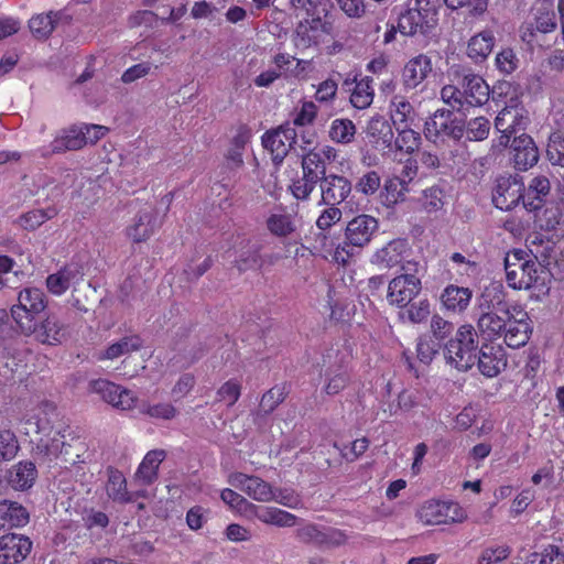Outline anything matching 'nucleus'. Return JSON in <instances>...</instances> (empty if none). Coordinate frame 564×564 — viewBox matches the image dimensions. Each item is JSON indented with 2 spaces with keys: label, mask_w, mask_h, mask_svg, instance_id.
Listing matches in <instances>:
<instances>
[{
  "label": "nucleus",
  "mask_w": 564,
  "mask_h": 564,
  "mask_svg": "<svg viewBox=\"0 0 564 564\" xmlns=\"http://www.w3.org/2000/svg\"><path fill=\"white\" fill-rule=\"evenodd\" d=\"M328 134L334 142L348 144L355 138L356 126L350 119L338 118L332 121Z\"/></svg>",
  "instance_id": "48"
},
{
  "label": "nucleus",
  "mask_w": 564,
  "mask_h": 564,
  "mask_svg": "<svg viewBox=\"0 0 564 564\" xmlns=\"http://www.w3.org/2000/svg\"><path fill=\"white\" fill-rule=\"evenodd\" d=\"M140 412L152 419L165 421L173 420L177 415V409L169 402L143 404Z\"/></svg>",
  "instance_id": "60"
},
{
  "label": "nucleus",
  "mask_w": 564,
  "mask_h": 564,
  "mask_svg": "<svg viewBox=\"0 0 564 564\" xmlns=\"http://www.w3.org/2000/svg\"><path fill=\"white\" fill-rule=\"evenodd\" d=\"M34 319L28 318L22 332L33 334L35 339L45 345H58L68 335V325L65 324L59 316L50 313L40 323H34Z\"/></svg>",
  "instance_id": "12"
},
{
  "label": "nucleus",
  "mask_w": 564,
  "mask_h": 564,
  "mask_svg": "<svg viewBox=\"0 0 564 564\" xmlns=\"http://www.w3.org/2000/svg\"><path fill=\"white\" fill-rule=\"evenodd\" d=\"M441 347L442 345L437 340H434L432 337L426 335L419 337L416 343V354L419 360L425 365H429L434 359Z\"/></svg>",
  "instance_id": "61"
},
{
  "label": "nucleus",
  "mask_w": 564,
  "mask_h": 564,
  "mask_svg": "<svg viewBox=\"0 0 564 564\" xmlns=\"http://www.w3.org/2000/svg\"><path fill=\"white\" fill-rule=\"evenodd\" d=\"M410 251L411 249L405 239H393L372 254L371 263L383 268H393L401 264L403 271L416 272L417 262L406 261L403 263Z\"/></svg>",
  "instance_id": "15"
},
{
  "label": "nucleus",
  "mask_w": 564,
  "mask_h": 564,
  "mask_svg": "<svg viewBox=\"0 0 564 564\" xmlns=\"http://www.w3.org/2000/svg\"><path fill=\"white\" fill-rule=\"evenodd\" d=\"M59 15V12L54 11L33 15L29 20V29L33 37L40 41L47 40L55 30Z\"/></svg>",
  "instance_id": "41"
},
{
  "label": "nucleus",
  "mask_w": 564,
  "mask_h": 564,
  "mask_svg": "<svg viewBox=\"0 0 564 564\" xmlns=\"http://www.w3.org/2000/svg\"><path fill=\"white\" fill-rule=\"evenodd\" d=\"M321 26L319 19L301 22L295 30V45L302 48L317 45L321 37Z\"/></svg>",
  "instance_id": "43"
},
{
  "label": "nucleus",
  "mask_w": 564,
  "mask_h": 564,
  "mask_svg": "<svg viewBox=\"0 0 564 564\" xmlns=\"http://www.w3.org/2000/svg\"><path fill=\"white\" fill-rule=\"evenodd\" d=\"M541 227L546 231H554L556 235L564 234V194L554 205L545 208Z\"/></svg>",
  "instance_id": "44"
},
{
  "label": "nucleus",
  "mask_w": 564,
  "mask_h": 564,
  "mask_svg": "<svg viewBox=\"0 0 564 564\" xmlns=\"http://www.w3.org/2000/svg\"><path fill=\"white\" fill-rule=\"evenodd\" d=\"M57 215L58 209L54 205L46 208L32 209L20 217V225L26 230H35L42 224L55 218Z\"/></svg>",
  "instance_id": "45"
},
{
  "label": "nucleus",
  "mask_w": 564,
  "mask_h": 564,
  "mask_svg": "<svg viewBox=\"0 0 564 564\" xmlns=\"http://www.w3.org/2000/svg\"><path fill=\"white\" fill-rule=\"evenodd\" d=\"M166 457L164 449L149 451L134 474L135 479L144 486L154 484L159 478V467Z\"/></svg>",
  "instance_id": "35"
},
{
  "label": "nucleus",
  "mask_w": 564,
  "mask_h": 564,
  "mask_svg": "<svg viewBox=\"0 0 564 564\" xmlns=\"http://www.w3.org/2000/svg\"><path fill=\"white\" fill-rule=\"evenodd\" d=\"M301 166L302 172L312 176L317 182L323 181L327 176V164L323 161L319 152H315L313 149L303 155Z\"/></svg>",
  "instance_id": "50"
},
{
  "label": "nucleus",
  "mask_w": 564,
  "mask_h": 564,
  "mask_svg": "<svg viewBox=\"0 0 564 564\" xmlns=\"http://www.w3.org/2000/svg\"><path fill=\"white\" fill-rule=\"evenodd\" d=\"M107 496L115 502L129 503L133 501V496L127 489L124 475L115 468L108 469V480L106 484Z\"/></svg>",
  "instance_id": "40"
},
{
  "label": "nucleus",
  "mask_w": 564,
  "mask_h": 564,
  "mask_svg": "<svg viewBox=\"0 0 564 564\" xmlns=\"http://www.w3.org/2000/svg\"><path fill=\"white\" fill-rule=\"evenodd\" d=\"M532 327L528 313L521 308L512 307V314L507 319L502 336L506 345L512 349L524 346L531 336Z\"/></svg>",
  "instance_id": "21"
},
{
  "label": "nucleus",
  "mask_w": 564,
  "mask_h": 564,
  "mask_svg": "<svg viewBox=\"0 0 564 564\" xmlns=\"http://www.w3.org/2000/svg\"><path fill=\"white\" fill-rule=\"evenodd\" d=\"M76 275L77 271L64 267L46 278V288L52 294L62 295L68 290Z\"/></svg>",
  "instance_id": "47"
},
{
  "label": "nucleus",
  "mask_w": 564,
  "mask_h": 564,
  "mask_svg": "<svg viewBox=\"0 0 564 564\" xmlns=\"http://www.w3.org/2000/svg\"><path fill=\"white\" fill-rule=\"evenodd\" d=\"M18 302L11 308V316L20 328L24 327L28 318L34 319L47 306L44 292L37 288H25L20 291Z\"/></svg>",
  "instance_id": "17"
},
{
  "label": "nucleus",
  "mask_w": 564,
  "mask_h": 564,
  "mask_svg": "<svg viewBox=\"0 0 564 564\" xmlns=\"http://www.w3.org/2000/svg\"><path fill=\"white\" fill-rule=\"evenodd\" d=\"M511 549L507 544L490 545L482 550L478 564H498L510 556Z\"/></svg>",
  "instance_id": "63"
},
{
  "label": "nucleus",
  "mask_w": 564,
  "mask_h": 564,
  "mask_svg": "<svg viewBox=\"0 0 564 564\" xmlns=\"http://www.w3.org/2000/svg\"><path fill=\"white\" fill-rule=\"evenodd\" d=\"M142 339L138 335L126 336L119 341L111 344L100 356V359H115L124 354L140 349Z\"/></svg>",
  "instance_id": "51"
},
{
  "label": "nucleus",
  "mask_w": 564,
  "mask_h": 564,
  "mask_svg": "<svg viewBox=\"0 0 564 564\" xmlns=\"http://www.w3.org/2000/svg\"><path fill=\"white\" fill-rule=\"evenodd\" d=\"M511 314L512 311L507 316L498 311H482L477 323L478 329L490 340L501 337Z\"/></svg>",
  "instance_id": "37"
},
{
  "label": "nucleus",
  "mask_w": 564,
  "mask_h": 564,
  "mask_svg": "<svg viewBox=\"0 0 564 564\" xmlns=\"http://www.w3.org/2000/svg\"><path fill=\"white\" fill-rule=\"evenodd\" d=\"M290 390L286 383L275 384L261 397L259 409L264 414L272 413L288 397Z\"/></svg>",
  "instance_id": "49"
},
{
  "label": "nucleus",
  "mask_w": 564,
  "mask_h": 564,
  "mask_svg": "<svg viewBox=\"0 0 564 564\" xmlns=\"http://www.w3.org/2000/svg\"><path fill=\"white\" fill-rule=\"evenodd\" d=\"M421 289V280L413 273L406 272L390 281L387 299L390 304L403 307L411 303Z\"/></svg>",
  "instance_id": "20"
},
{
  "label": "nucleus",
  "mask_w": 564,
  "mask_h": 564,
  "mask_svg": "<svg viewBox=\"0 0 564 564\" xmlns=\"http://www.w3.org/2000/svg\"><path fill=\"white\" fill-rule=\"evenodd\" d=\"M32 541L22 534L8 533L0 538V564H19L30 554Z\"/></svg>",
  "instance_id": "27"
},
{
  "label": "nucleus",
  "mask_w": 564,
  "mask_h": 564,
  "mask_svg": "<svg viewBox=\"0 0 564 564\" xmlns=\"http://www.w3.org/2000/svg\"><path fill=\"white\" fill-rule=\"evenodd\" d=\"M416 518L425 525L452 524L464 522L467 512L457 501L430 499L420 506Z\"/></svg>",
  "instance_id": "9"
},
{
  "label": "nucleus",
  "mask_w": 564,
  "mask_h": 564,
  "mask_svg": "<svg viewBox=\"0 0 564 564\" xmlns=\"http://www.w3.org/2000/svg\"><path fill=\"white\" fill-rule=\"evenodd\" d=\"M495 36L491 31H481L471 36L467 43L466 54L475 63H482L492 52Z\"/></svg>",
  "instance_id": "38"
},
{
  "label": "nucleus",
  "mask_w": 564,
  "mask_h": 564,
  "mask_svg": "<svg viewBox=\"0 0 564 564\" xmlns=\"http://www.w3.org/2000/svg\"><path fill=\"white\" fill-rule=\"evenodd\" d=\"M437 0H414L398 14L399 32L404 36L429 35L438 24Z\"/></svg>",
  "instance_id": "4"
},
{
  "label": "nucleus",
  "mask_w": 564,
  "mask_h": 564,
  "mask_svg": "<svg viewBox=\"0 0 564 564\" xmlns=\"http://www.w3.org/2000/svg\"><path fill=\"white\" fill-rule=\"evenodd\" d=\"M390 118L395 129L419 127L420 118L413 105L401 95H395L390 102Z\"/></svg>",
  "instance_id": "32"
},
{
  "label": "nucleus",
  "mask_w": 564,
  "mask_h": 564,
  "mask_svg": "<svg viewBox=\"0 0 564 564\" xmlns=\"http://www.w3.org/2000/svg\"><path fill=\"white\" fill-rule=\"evenodd\" d=\"M431 58L425 54H419L406 62L402 69V82L405 88L414 89L420 86L432 73Z\"/></svg>",
  "instance_id": "30"
},
{
  "label": "nucleus",
  "mask_w": 564,
  "mask_h": 564,
  "mask_svg": "<svg viewBox=\"0 0 564 564\" xmlns=\"http://www.w3.org/2000/svg\"><path fill=\"white\" fill-rule=\"evenodd\" d=\"M321 202L327 206H338L349 196L351 192L350 181L341 175L329 174L319 182Z\"/></svg>",
  "instance_id": "28"
},
{
  "label": "nucleus",
  "mask_w": 564,
  "mask_h": 564,
  "mask_svg": "<svg viewBox=\"0 0 564 564\" xmlns=\"http://www.w3.org/2000/svg\"><path fill=\"white\" fill-rule=\"evenodd\" d=\"M37 477V469L30 460L19 462L13 465L6 475L8 485L14 490H26L31 488Z\"/></svg>",
  "instance_id": "33"
},
{
  "label": "nucleus",
  "mask_w": 564,
  "mask_h": 564,
  "mask_svg": "<svg viewBox=\"0 0 564 564\" xmlns=\"http://www.w3.org/2000/svg\"><path fill=\"white\" fill-rule=\"evenodd\" d=\"M351 359L346 349L329 348L323 356V361L327 365L325 373L326 382L324 392L328 395H335L341 392L350 382V372L348 364Z\"/></svg>",
  "instance_id": "10"
},
{
  "label": "nucleus",
  "mask_w": 564,
  "mask_h": 564,
  "mask_svg": "<svg viewBox=\"0 0 564 564\" xmlns=\"http://www.w3.org/2000/svg\"><path fill=\"white\" fill-rule=\"evenodd\" d=\"M369 440L361 437L352 441L349 446H340L338 443H334V447L339 451L340 457L348 463L356 462L361 457L369 447Z\"/></svg>",
  "instance_id": "57"
},
{
  "label": "nucleus",
  "mask_w": 564,
  "mask_h": 564,
  "mask_svg": "<svg viewBox=\"0 0 564 564\" xmlns=\"http://www.w3.org/2000/svg\"><path fill=\"white\" fill-rule=\"evenodd\" d=\"M379 229V221L373 216L360 214L348 221L345 229V240L334 253L337 262L346 263L354 256V249L368 246Z\"/></svg>",
  "instance_id": "5"
},
{
  "label": "nucleus",
  "mask_w": 564,
  "mask_h": 564,
  "mask_svg": "<svg viewBox=\"0 0 564 564\" xmlns=\"http://www.w3.org/2000/svg\"><path fill=\"white\" fill-rule=\"evenodd\" d=\"M267 227L276 237H288L296 229L293 218L289 214H272L267 219Z\"/></svg>",
  "instance_id": "54"
},
{
  "label": "nucleus",
  "mask_w": 564,
  "mask_h": 564,
  "mask_svg": "<svg viewBox=\"0 0 564 564\" xmlns=\"http://www.w3.org/2000/svg\"><path fill=\"white\" fill-rule=\"evenodd\" d=\"M481 311H498L506 316L509 314L510 305L506 300L502 284L491 283L486 286L480 296Z\"/></svg>",
  "instance_id": "39"
},
{
  "label": "nucleus",
  "mask_w": 564,
  "mask_h": 564,
  "mask_svg": "<svg viewBox=\"0 0 564 564\" xmlns=\"http://www.w3.org/2000/svg\"><path fill=\"white\" fill-rule=\"evenodd\" d=\"M319 182L314 180L312 176L302 172V176L293 180L290 185L292 195L299 200H306L315 189Z\"/></svg>",
  "instance_id": "58"
},
{
  "label": "nucleus",
  "mask_w": 564,
  "mask_h": 564,
  "mask_svg": "<svg viewBox=\"0 0 564 564\" xmlns=\"http://www.w3.org/2000/svg\"><path fill=\"white\" fill-rule=\"evenodd\" d=\"M20 451L18 437L10 429H0V460H11Z\"/></svg>",
  "instance_id": "55"
},
{
  "label": "nucleus",
  "mask_w": 564,
  "mask_h": 564,
  "mask_svg": "<svg viewBox=\"0 0 564 564\" xmlns=\"http://www.w3.org/2000/svg\"><path fill=\"white\" fill-rule=\"evenodd\" d=\"M471 299V292L467 288L448 285L442 293L443 305L453 312H463L467 308Z\"/></svg>",
  "instance_id": "42"
},
{
  "label": "nucleus",
  "mask_w": 564,
  "mask_h": 564,
  "mask_svg": "<svg viewBox=\"0 0 564 564\" xmlns=\"http://www.w3.org/2000/svg\"><path fill=\"white\" fill-rule=\"evenodd\" d=\"M408 191V181L400 176L389 177L383 185V199L387 206L397 204L403 199L405 192Z\"/></svg>",
  "instance_id": "53"
},
{
  "label": "nucleus",
  "mask_w": 564,
  "mask_h": 564,
  "mask_svg": "<svg viewBox=\"0 0 564 564\" xmlns=\"http://www.w3.org/2000/svg\"><path fill=\"white\" fill-rule=\"evenodd\" d=\"M490 121L485 117H477L465 123V134L469 141H482L488 138Z\"/></svg>",
  "instance_id": "59"
},
{
  "label": "nucleus",
  "mask_w": 564,
  "mask_h": 564,
  "mask_svg": "<svg viewBox=\"0 0 564 564\" xmlns=\"http://www.w3.org/2000/svg\"><path fill=\"white\" fill-rule=\"evenodd\" d=\"M368 134L375 147L389 156L392 150L394 133L390 122L383 117L372 118L368 123Z\"/></svg>",
  "instance_id": "34"
},
{
  "label": "nucleus",
  "mask_w": 564,
  "mask_h": 564,
  "mask_svg": "<svg viewBox=\"0 0 564 564\" xmlns=\"http://www.w3.org/2000/svg\"><path fill=\"white\" fill-rule=\"evenodd\" d=\"M551 192L550 180L544 175L533 177L522 192V204L528 212H538L545 205Z\"/></svg>",
  "instance_id": "29"
},
{
  "label": "nucleus",
  "mask_w": 564,
  "mask_h": 564,
  "mask_svg": "<svg viewBox=\"0 0 564 564\" xmlns=\"http://www.w3.org/2000/svg\"><path fill=\"white\" fill-rule=\"evenodd\" d=\"M523 191V182L511 176L500 177L492 192V203L498 209L511 210L520 203Z\"/></svg>",
  "instance_id": "25"
},
{
  "label": "nucleus",
  "mask_w": 564,
  "mask_h": 564,
  "mask_svg": "<svg viewBox=\"0 0 564 564\" xmlns=\"http://www.w3.org/2000/svg\"><path fill=\"white\" fill-rule=\"evenodd\" d=\"M241 384L234 379L226 381L217 390V401L226 402L227 406H232L240 398Z\"/></svg>",
  "instance_id": "64"
},
{
  "label": "nucleus",
  "mask_w": 564,
  "mask_h": 564,
  "mask_svg": "<svg viewBox=\"0 0 564 564\" xmlns=\"http://www.w3.org/2000/svg\"><path fill=\"white\" fill-rule=\"evenodd\" d=\"M296 130L290 123L281 124L262 135V145L271 154L274 165L279 166L283 162L296 143Z\"/></svg>",
  "instance_id": "14"
},
{
  "label": "nucleus",
  "mask_w": 564,
  "mask_h": 564,
  "mask_svg": "<svg viewBox=\"0 0 564 564\" xmlns=\"http://www.w3.org/2000/svg\"><path fill=\"white\" fill-rule=\"evenodd\" d=\"M529 122L528 112L522 106L505 107L495 119V128L501 133L499 144L507 147L512 137H517L518 132H523L527 129Z\"/></svg>",
  "instance_id": "13"
},
{
  "label": "nucleus",
  "mask_w": 564,
  "mask_h": 564,
  "mask_svg": "<svg viewBox=\"0 0 564 564\" xmlns=\"http://www.w3.org/2000/svg\"><path fill=\"white\" fill-rule=\"evenodd\" d=\"M29 519V512L21 503L7 499L0 501V528H21Z\"/></svg>",
  "instance_id": "36"
},
{
  "label": "nucleus",
  "mask_w": 564,
  "mask_h": 564,
  "mask_svg": "<svg viewBox=\"0 0 564 564\" xmlns=\"http://www.w3.org/2000/svg\"><path fill=\"white\" fill-rule=\"evenodd\" d=\"M90 391L99 394L108 404L121 411H129L137 406L138 397L129 389L106 379L93 380Z\"/></svg>",
  "instance_id": "16"
},
{
  "label": "nucleus",
  "mask_w": 564,
  "mask_h": 564,
  "mask_svg": "<svg viewBox=\"0 0 564 564\" xmlns=\"http://www.w3.org/2000/svg\"><path fill=\"white\" fill-rule=\"evenodd\" d=\"M416 127L399 128L397 138L393 139L392 150L389 158L402 162L403 156H411L421 145V134L415 130Z\"/></svg>",
  "instance_id": "31"
},
{
  "label": "nucleus",
  "mask_w": 564,
  "mask_h": 564,
  "mask_svg": "<svg viewBox=\"0 0 564 564\" xmlns=\"http://www.w3.org/2000/svg\"><path fill=\"white\" fill-rule=\"evenodd\" d=\"M507 365V352L501 345L490 343L479 348L477 366L482 376L495 378L506 369Z\"/></svg>",
  "instance_id": "24"
},
{
  "label": "nucleus",
  "mask_w": 564,
  "mask_h": 564,
  "mask_svg": "<svg viewBox=\"0 0 564 564\" xmlns=\"http://www.w3.org/2000/svg\"><path fill=\"white\" fill-rule=\"evenodd\" d=\"M423 132L433 143L459 141L465 135V120L458 118L453 110L437 109L425 120Z\"/></svg>",
  "instance_id": "8"
},
{
  "label": "nucleus",
  "mask_w": 564,
  "mask_h": 564,
  "mask_svg": "<svg viewBox=\"0 0 564 564\" xmlns=\"http://www.w3.org/2000/svg\"><path fill=\"white\" fill-rule=\"evenodd\" d=\"M546 156L552 165L564 167V133H551L546 148Z\"/></svg>",
  "instance_id": "56"
},
{
  "label": "nucleus",
  "mask_w": 564,
  "mask_h": 564,
  "mask_svg": "<svg viewBox=\"0 0 564 564\" xmlns=\"http://www.w3.org/2000/svg\"><path fill=\"white\" fill-rule=\"evenodd\" d=\"M260 251V245L247 241V245L240 251L239 258L235 261V267L238 269L239 272L261 268L262 260Z\"/></svg>",
  "instance_id": "46"
},
{
  "label": "nucleus",
  "mask_w": 564,
  "mask_h": 564,
  "mask_svg": "<svg viewBox=\"0 0 564 564\" xmlns=\"http://www.w3.org/2000/svg\"><path fill=\"white\" fill-rule=\"evenodd\" d=\"M511 160L516 170L524 172L533 167L540 158L539 149L534 140L522 132L513 137L510 145Z\"/></svg>",
  "instance_id": "23"
},
{
  "label": "nucleus",
  "mask_w": 564,
  "mask_h": 564,
  "mask_svg": "<svg viewBox=\"0 0 564 564\" xmlns=\"http://www.w3.org/2000/svg\"><path fill=\"white\" fill-rule=\"evenodd\" d=\"M489 86L481 76L468 74L462 79V88L445 85L441 89V98L453 110L464 111L470 107L485 105L489 99Z\"/></svg>",
  "instance_id": "2"
},
{
  "label": "nucleus",
  "mask_w": 564,
  "mask_h": 564,
  "mask_svg": "<svg viewBox=\"0 0 564 564\" xmlns=\"http://www.w3.org/2000/svg\"><path fill=\"white\" fill-rule=\"evenodd\" d=\"M87 452V446L79 437H74L70 442H62L59 458L65 464L75 465L84 462L83 456Z\"/></svg>",
  "instance_id": "52"
},
{
  "label": "nucleus",
  "mask_w": 564,
  "mask_h": 564,
  "mask_svg": "<svg viewBox=\"0 0 564 564\" xmlns=\"http://www.w3.org/2000/svg\"><path fill=\"white\" fill-rule=\"evenodd\" d=\"M505 271L508 285L513 290L547 292L546 272L536 257L522 249H513L505 257Z\"/></svg>",
  "instance_id": "1"
},
{
  "label": "nucleus",
  "mask_w": 564,
  "mask_h": 564,
  "mask_svg": "<svg viewBox=\"0 0 564 564\" xmlns=\"http://www.w3.org/2000/svg\"><path fill=\"white\" fill-rule=\"evenodd\" d=\"M228 482L256 501L270 502L275 499L274 488L259 476L235 471L228 476Z\"/></svg>",
  "instance_id": "19"
},
{
  "label": "nucleus",
  "mask_w": 564,
  "mask_h": 564,
  "mask_svg": "<svg viewBox=\"0 0 564 564\" xmlns=\"http://www.w3.org/2000/svg\"><path fill=\"white\" fill-rule=\"evenodd\" d=\"M525 564H564V553L555 545H549L542 553L530 555Z\"/></svg>",
  "instance_id": "62"
},
{
  "label": "nucleus",
  "mask_w": 564,
  "mask_h": 564,
  "mask_svg": "<svg viewBox=\"0 0 564 564\" xmlns=\"http://www.w3.org/2000/svg\"><path fill=\"white\" fill-rule=\"evenodd\" d=\"M237 513L249 521L257 519L264 524L278 528H291L297 522V517L289 511L276 507L256 505L248 499L245 500Z\"/></svg>",
  "instance_id": "11"
},
{
  "label": "nucleus",
  "mask_w": 564,
  "mask_h": 564,
  "mask_svg": "<svg viewBox=\"0 0 564 564\" xmlns=\"http://www.w3.org/2000/svg\"><path fill=\"white\" fill-rule=\"evenodd\" d=\"M108 131L107 127L100 124H73L54 138L51 150L53 153L80 150L87 143H97Z\"/></svg>",
  "instance_id": "7"
},
{
  "label": "nucleus",
  "mask_w": 564,
  "mask_h": 564,
  "mask_svg": "<svg viewBox=\"0 0 564 564\" xmlns=\"http://www.w3.org/2000/svg\"><path fill=\"white\" fill-rule=\"evenodd\" d=\"M478 335L471 325H462L444 345L446 362L458 371L469 370L476 361Z\"/></svg>",
  "instance_id": "6"
},
{
  "label": "nucleus",
  "mask_w": 564,
  "mask_h": 564,
  "mask_svg": "<svg viewBox=\"0 0 564 564\" xmlns=\"http://www.w3.org/2000/svg\"><path fill=\"white\" fill-rule=\"evenodd\" d=\"M341 88L349 93V101L358 110L367 109L373 101V79L369 76L350 72L344 78Z\"/></svg>",
  "instance_id": "18"
},
{
  "label": "nucleus",
  "mask_w": 564,
  "mask_h": 564,
  "mask_svg": "<svg viewBox=\"0 0 564 564\" xmlns=\"http://www.w3.org/2000/svg\"><path fill=\"white\" fill-rule=\"evenodd\" d=\"M296 534L302 542L323 547H336L347 542L346 533L332 527L319 528L316 524H307L299 529Z\"/></svg>",
  "instance_id": "22"
},
{
  "label": "nucleus",
  "mask_w": 564,
  "mask_h": 564,
  "mask_svg": "<svg viewBox=\"0 0 564 564\" xmlns=\"http://www.w3.org/2000/svg\"><path fill=\"white\" fill-rule=\"evenodd\" d=\"M521 41L530 51L549 50L557 42V21L554 11L539 10L519 29Z\"/></svg>",
  "instance_id": "3"
},
{
  "label": "nucleus",
  "mask_w": 564,
  "mask_h": 564,
  "mask_svg": "<svg viewBox=\"0 0 564 564\" xmlns=\"http://www.w3.org/2000/svg\"><path fill=\"white\" fill-rule=\"evenodd\" d=\"M160 227L161 223L158 221L156 212L153 208L142 209L126 227L124 234L132 242L141 243L148 241Z\"/></svg>",
  "instance_id": "26"
}]
</instances>
